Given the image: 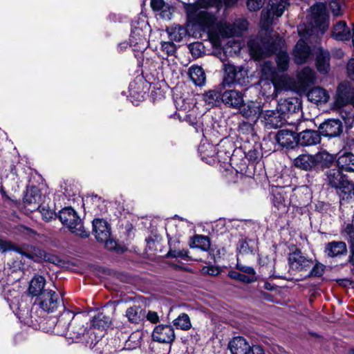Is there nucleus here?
Here are the masks:
<instances>
[{
    "instance_id": "423d86ee",
    "label": "nucleus",
    "mask_w": 354,
    "mask_h": 354,
    "mask_svg": "<svg viewBox=\"0 0 354 354\" xmlns=\"http://www.w3.org/2000/svg\"><path fill=\"white\" fill-rule=\"evenodd\" d=\"M296 106L286 101L279 105L277 110H268L265 111L263 118L266 126L268 129H277L281 127L286 121V112H294Z\"/></svg>"
},
{
    "instance_id": "1a4fd4ad",
    "label": "nucleus",
    "mask_w": 354,
    "mask_h": 354,
    "mask_svg": "<svg viewBox=\"0 0 354 354\" xmlns=\"http://www.w3.org/2000/svg\"><path fill=\"white\" fill-rule=\"evenodd\" d=\"M305 121H299L295 125V131L301 130L297 133V145L303 147L313 146L319 144L321 141V133L318 131L303 129Z\"/></svg>"
},
{
    "instance_id": "6ab92c4d",
    "label": "nucleus",
    "mask_w": 354,
    "mask_h": 354,
    "mask_svg": "<svg viewBox=\"0 0 354 354\" xmlns=\"http://www.w3.org/2000/svg\"><path fill=\"white\" fill-rule=\"evenodd\" d=\"M221 102L227 107L239 109L244 102L243 94L234 89L225 90L222 93Z\"/></svg>"
},
{
    "instance_id": "f3484780",
    "label": "nucleus",
    "mask_w": 354,
    "mask_h": 354,
    "mask_svg": "<svg viewBox=\"0 0 354 354\" xmlns=\"http://www.w3.org/2000/svg\"><path fill=\"white\" fill-rule=\"evenodd\" d=\"M321 135L324 137L334 138L339 136L343 130L342 123L337 119H330L322 123L319 127Z\"/></svg>"
},
{
    "instance_id": "6e6552de",
    "label": "nucleus",
    "mask_w": 354,
    "mask_h": 354,
    "mask_svg": "<svg viewBox=\"0 0 354 354\" xmlns=\"http://www.w3.org/2000/svg\"><path fill=\"white\" fill-rule=\"evenodd\" d=\"M186 12L188 19L201 27L204 31H210L216 22V18L214 15L203 10H198L194 5H187Z\"/></svg>"
},
{
    "instance_id": "13d9d810",
    "label": "nucleus",
    "mask_w": 354,
    "mask_h": 354,
    "mask_svg": "<svg viewBox=\"0 0 354 354\" xmlns=\"http://www.w3.org/2000/svg\"><path fill=\"white\" fill-rule=\"evenodd\" d=\"M325 271V266L319 262H317L310 271L308 274V277H322Z\"/></svg>"
},
{
    "instance_id": "680f3d73",
    "label": "nucleus",
    "mask_w": 354,
    "mask_h": 354,
    "mask_svg": "<svg viewBox=\"0 0 354 354\" xmlns=\"http://www.w3.org/2000/svg\"><path fill=\"white\" fill-rule=\"evenodd\" d=\"M236 250L241 254H248L252 252V250L250 249L248 243L244 239H240L239 241Z\"/></svg>"
},
{
    "instance_id": "7c9ffc66",
    "label": "nucleus",
    "mask_w": 354,
    "mask_h": 354,
    "mask_svg": "<svg viewBox=\"0 0 354 354\" xmlns=\"http://www.w3.org/2000/svg\"><path fill=\"white\" fill-rule=\"evenodd\" d=\"M220 85L218 88L209 90L203 95V99L208 109L218 106L221 102L222 90Z\"/></svg>"
},
{
    "instance_id": "7ed1b4c3",
    "label": "nucleus",
    "mask_w": 354,
    "mask_h": 354,
    "mask_svg": "<svg viewBox=\"0 0 354 354\" xmlns=\"http://www.w3.org/2000/svg\"><path fill=\"white\" fill-rule=\"evenodd\" d=\"M338 168L329 169L326 171V183L335 188L339 194H344L343 198H351L354 196V183L350 181L346 175Z\"/></svg>"
},
{
    "instance_id": "4d7b16f0",
    "label": "nucleus",
    "mask_w": 354,
    "mask_h": 354,
    "mask_svg": "<svg viewBox=\"0 0 354 354\" xmlns=\"http://www.w3.org/2000/svg\"><path fill=\"white\" fill-rule=\"evenodd\" d=\"M230 165L234 167L236 171L240 174H245L247 172L248 165L243 160L239 161L236 155L235 156V160H232Z\"/></svg>"
},
{
    "instance_id": "e2e57ef3",
    "label": "nucleus",
    "mask_w": 354,
    "mask_h": 354,
    "mask_svg": "<svg viewBox=\"0 0 354 354\" xmlns=\"http://www.w3.org/2000/svg\"><path fill=\"white\" fill-rule=\"evenodd\" d=\"M19 248L15 246L11 242L0 239V252H6L9 250H13L17 252Z\"/></svg>"
},
{
    "instance_id": "9b49d317",
    "label": "nucleus",
    "mask_w": 354,
    "mask_h": 354,
    "mask_svg": "<svg viewBox=\"0 0 354 354\" xmlns=\"http://www.w3.org/2000/svg\"><path fill=\"white\" fill-rule=\"evenodd\" d=\"M354 88L349 82L340 83L337 88L335 104L338 107H342L349 103L353 105Z\"/></svg>"
},
{
    "instance_id": "2f4dec72",
    "label": "nucleus",
    "mask_w": 354,
    "mask_h": 354,
    "mask_svg": "<svg viewBox=\"0 0 354 354\" xmlns=\"http://www.w3.org/2000/svg\"><path fill=\"white\" fill-rule=\"evenodd\" d=\"M198 151L203 161L209 164L215 161L216 146L206 141L201 142Z\"/></svg>"
},
{
    "instance_id": "a18cd8bd",
    "label": "nucleus",
    "mask_w": 354,
    "mask_h": 354,
    "mask_svg": "<svg viewBox=\"0 0 354 354\" xmlns=\"http://www.w3.org/2000/svg\"><path fill=\"white\" fill-rule=\"evenodd\" d=\"M189 76L197 86H203L205 82V73L201 66H192L189 68Z\"/></svg>"
},
{
    "instance_id": "a19ab883",
    "label": "nucleus",
    "mask_w": 354,
    "mask_h": 354,
    "mask_svg": "<svg viewBox=\"0 0 354 354\" xmlns=\"http://www.w3.org/2000/svg\"><path fill=\"white\" fill-rule=\"evenodd\" d=\"M167 32L171 41L179 42L187 35L188 32L183 26L173 25L167 28Z\"/></svg>"
},
{
    "instance_id": "412c9836",
    "label": "nucleus",
    "mask_w": 354,
    "mask_h": 354,
    "mask_svg": "<svg viewBox=\"0 0 354 354\" xmlns=\"http://www.w3.org/2000/svg\"><path fill=\"white\" fill-rule=\"evenodd\" d=\"M295 129H281L275 136V140L283 147L293 149L297 145Z\"/></svg>"
},
{
    "instance_id": "4468645a",
    "label": "nucleus",
    "mask_w": 354,
    "mask_h": 354,
    "mask_svg": "<svg viewBox=\"0 0 354 354\" xmlns=\"http://www.w3.org/2000/svg\"><path fill=\"white\" fill-rule=\"evenodd\" d=\"M129 43L134 51L142 52L147 49L148 41L142 28L132 26Z\"/></svg>"
},
{
    "instance_id": "c756f323",
    "label": "nucleus",
    "mask_w": 354,
    "mask_h": 354,
    "mask_svg": "<svg viewBox=\"0 0 354 354\" xmlns=\"http://www.w3.org/2000/svg\"><path fill=\"white\" fill-rule=\"evenodd\" d=\"M315 162L316 171L329 168L334 162V157L326 151H319L315 154Z\"/></svg>"
},
{
    "instance_id": "58836bf2",
    "label": "nucleus",
    "mask_w": 354,
    "mask_h": 354,
    "mask_svg": "<svg viewBox=\"0 0 354 354\" xmlns=\"http://www.w3.org/2000/svg\"><path fill=\"white\" fill-rule=\"evenodd\" d=\"M125 316L133 324H139L145 318V310L140 306H133L126 310Z\"/></svg>"
},
{
    "instance_id": "cd10ccee",
    "label": "nucleus",
    "mask_w": 354,
    "mask_h": 354,
    "mask_svg": "<svg viewBox=\"0 0 354 354\" xmlns=\"http://www.w3.org/2000/svg\"><path fill=\"white\" fill-rule=\"evenodd\" d=\"M324 252L328 257H340L347 253L346 244L344 241L328 242L325 245Z\"/></svg>"
},
{
    "instance_id": "338daca9",
    "label": "nucleus",
    "mask_w": 354,
    "mask_h": 354,
    "mask_svg": "<svg viewBox=\"0 0 354 354\" xmlns=\"http://www.w3.org/2000/svg\"><path fill=\"white\" fill-rule=\"evenodd\" d=\"M344 231L348 236L351 250H354V225L348 224Z\"/></svg>"
},
{
    "instance_id": "de8ad7c7",
    "label": "nucleus",
    "mask_w": 354,
    "mask_h": 354,
    "mask_svg": "<svg viewBox=\"0 0 354 354\" xmlns=\"http://www.w3.org/2000/svg\"><path fill=\"white\" fill-rule=\"evenodd\" d=\"M111 324L109 317L106 316L103 313H98L91 321V326L98 329H105L109 327Z\"/></svg>"
},
{
    "instance_id": "8fccbe9b",
    "label": "nucleus",
    "mask_w": 354,
    "mask_h": 354,
    "mask_svg": "<svg viewBox=\"0 0 354 354\" xmlns=\"http://www.w3.org/2000/svg\"><path fill=\"white\" fill-rule=\"evenodd\" d=\"M228 276L233 279H236L243 283H250L257 280V277L247 276L243 274H241L236 271H230Z\"/></svg>"
},
{
    "instance_id": "ddd939ff",
    "label": "nucleus",
    "mask_w": 354,
    "mask_h": 354,
    "mask_svg": "<svg viewBox=\"0 0 354 354\" xmlns=\"http://www.w3.org/2000/svg\"><path fill=\"white\" fill-rule=\"evenodd\" d=\"M270 201L274 207L277 210L281 211V213L286 212L288 210L290 201L288 194L283 187H275L272 188Z\"/></svg>"
},
{
    "instance_id": "9d476101",
    "label": "nucleus",
    "mask_w": 354,
    "mask_h": 354,
    "mask_svg": "<svg viewBox=\"0 0 354 354\" xmlns=\"http://www.w3.org/2000/svg\"><path fill=\"white\" fill-rule=\"evenodd\" d=\"M248 23L244 19H236L234 23L221 22L217 25V30L222 37L240 36L247 30Z\"/></svg>"
},
{
    "instance_id": "f704fd0d",
    "label": "nucleus",
    "mask_w": 354,
    "mask_h": 354,
    "mask_svg": "<svg viewBox=\"0 0 354 354\" xmlns=\"http://www.w3.org/2000/svg\"><path fill=\"white\" fill-rule=\"evenodd\" d=\"M351 32L345 21H339L333 27L332 37L336 40L346 41L351 38Z\"/></svg>"
},
{
    "instance_id": "3c124183",
    "label": "nucleus",
    "mask_w": 354,
    "mask_h": 354,
    "mask_svg": "<svg viewBox=\"0 0 354 354\" xmlns=\"http://www.w3.org/2000/svg\"><path fill=\"white\" fill-rule=\"evenodd\" d=\"M193 243L196 248H201L204 251L209 250L210 247V241L207 236L202 235H196L194 238Z\"/></svg>"
},
{
    "instance_id": "4be33fe9",
    "label": "nucleus",
    "mask_w": 354,
    "mask_h": 354,
    "mask_svg": "<svg viewBox=\"0 0 354 354\" xmlns=\"http://www.w3.org/2000/svg\"><path fill=\"white\" fill-rule=\"evenodd\" d=\"M239 109L241 114L244 118L251 119L254 122L259 118L263 111L261 103L254 101L243 103Z\"/></svg>"
},
{
    "instance_id": "774afa93",
    "label": "nucleus",
    "mask_w": 354,
    "mask_h": 354,
    "mask_svg": "<svg viewBox=\"0 0 354 354\" xmlns=\"http://www.w3.org/2000/svg\"><path fill=\"white\" fill-rule=\"evenodd\" d=\"M236 268L239 270H240L244 273H246L248 274L247 276L257 277L256 272L252 267L243 266V265L238 263L236 266Z\"/></svg>"
},
{
    "instance_id": "0e129e2a",
    "label": "nucleus",
    "mask_w": 354,
    "mask_h": 354,
    "mask_svg": "<svg viewBox=\"0 0 354 354\" xmlns=\"http://www.w3.org/2000/svg\"><path fill=\"white\" fill-rule=\"evenodd\" d=\"M167 257L174 258H181L183 259H187L188 257L187 250H171L170 249L167 253Z\"/></svg>"
},
{
    "instance_id": "ea45409f",
    "label": "nucleus",
    "mask_w": 354,
    "mask_h": 354,
    "mask_svg": "<svg viewBox=\"0 0 354 354\" xmlns=\"http://www.w3.org/2000/svg\"><path fill=\"white\" fill-rule=\"evenodd\" d=\"M223 62V69L224 71V76L223 82L221 84V86H231L234 84V80H236L235 75L236 71H238V66H235L230 63H225Z\"/></svg>"
},
{
    "instance_id": "603ef678",
    "label": "nucleus",
    "mask_w": 354,
    "mask_h": 354,
    "mask_svg": "<svg viewBox=\"0 0 354 354\" xmlns=\"http://www.w3.org/2000/svg\"><path fill=\"white\" fill-rule=\"evenodd\" d=\"M234 83L239 85L245 84L249 82L248 71L243 66H238V71H236Z\"/></svg>"
},
{
    "instance_id": "f257e3e1",
    "label": "nucleus",
    "mask_w": 354,
    "mask_h": 354,
    "mask_svg": "<svg viewBox=\"0 0 354 354\" xmlns=\"http://www.w3.org/2000/svg\"><path fill=\"white\" fill-rule=\"evenodd\" d=\"M284 41L277 37L273 38L269 35L264 37H257L251 39L248 43L251 55L260 59L263 57L276 53L277 68L280 71H286L289 67V56L286 51L282 50Z\"/></svg>"
},
{
    "instance_id": "5701e85b",
    "label": "nucleus",
    "mask_w": 354,
    "mask_h": 354,
    "mask_svg": "<svg viewBox=\"0 0 354 354\" xmlns=\"http://www.w3.org/2000/svg\"><path fill=\"white\" fill-rule=\"evenodd\" d=\"M262 73L271 79L270 80H266L263 82L262 90L266 91V88H268L269 89L272 88V91L268 92V95L277 97V88L274 82L275 69L272 66V64L269 62H265L262 66Z\"/></svg>"
},
{
    "instance_id": "052dcab7",
    "label": "nucleus",
    "mask_w": 354,
    "mask_h": 354,
    "mask_svg": "<svg viewBox=\"0 0 354 354\" xmlns=\"http://www.w3.org/2000/svg\"><path fill=\"white\" fill-rule=\"evenodd\" d=\"M238 131L242 134H253L254 127L251 123L242 121L239 124Z\"/></svg>"
},
{
    "instance_id": "bf43d9fd",
    "label": "nucleus",
    "mask_w": 354,
    "mask_h": 354,
    "mask_svg": "<svg viewBox=\"0 0 354 354\" xmlns=\"http://www.w3.org/2000/svg\"><path fill=\"white\" fill-rule=\"evenodd\" d=\"M161 50L166 56L172 55L176 50V46L172 41L161 42Z\"/></svg>"
},
{
    "instance_id": "aec40b11",
    "label": "nucleus",
    "mask_w": 354,
    "mask_h": 354,
    "mask_svg": "<svg viewBox=\"0 0 354 354\" xmlns=\"http://www.w3.org/2000/svg\"><path fill=\"white\" fill-rule=\"evenodd\" d=\"M152 338L156 342L171 344L175 339L174 328L169 325H158L152 333Z\"/></svg>"
},
{
    "instance_id": "c9c22d12",
    "label": "nucleus",
    "mask_w": 354,
    "mask_h": 354,
    "mask_svg": "<svg viewBox=\"0 0 354 354\" xmlns=\"http://www.w3.org/2000/svg\"><path fill=\"white\" fill-rule=\"evenodd\" d=\"M316 66L322 73H327L329 70V53L322 48L316 50Z\"/></svg>"
},
{
    "instance_id": "79ce46f5",
    "label": "nucleus",
    "mask_w": 354,
    "mask_h": 354,
    "mask_svg": "<svg viewBox=\"0 0 354 354\" xmlns=\"http://www.w3.org/2000/svg\"><path fill=\"white\" fill-rule=\"evenodd\" d=\"M17 252L34 261H40L43 259L45 251L39 248L30 247L25 250L19 248Z\"/></svg>"
},
{
    "instance_id": "39448f33",
    "label": "nucleus",
    "mask_w": 354,
    "mask_h": 354,
    "mask_svg": "<svg viewBox=\"0 0 354 354\" xmlns=\"http://www.w3.org/2000/svg\"><path fill=\"white\" fill-rule=\"evenodd\" d=\"M59 218L72 233L82 238L89 236V232L84 229L82 220L73 208H63L59 213Z\"/></svg>"
},
{
    "instance_id": "0eeeda50",
    "label": "nucleus",
    "mask_w": 354,
    "mask_h": 354,
    "mask_svg": "<svg viewBox=\"0 0 354 354\" xmlns=\"http://www.w3.org/2000/svg\"><path fill=\"white\" fill-rule=\"evenodd\" d=\"M290 5L288 0H274L268 3L270 9L263 10L261 15V27L268 30L273 23L274 17H281L285 9Z\"/></svg>"
},
{
    "instance_id": "dca6fc26",
    "label": "nucleus",
    "mask_w": 354,
    "mask_h": 354,
    "mask_svg": "<svg viewBox=\"0 0 354 354\" xmlns=\"http://www.w3.org/2000/svg\"><path fill=\"white\" fill-rule=\"evenodd\" d=\"M88 318L82 315H75L68 337L78 340L84 335L87 329Z\"/></svg>"
},
{
    "instance_id": "72a5a7b5",
    "label": "nucleus",
    "mask_w": 354,
    "mask_h": 354,
    "mask_svg": "<svg viewBox=\"0 0 354 354\" xmlns=\"http://www.w3.org/2000/svg\"><path fill=\"white\" fill-rule=\"evenodd\" d=\"M311 17L317 26L321 28L327 18L326 8L324 3H316L311 8Z\"/></svg>"
},
{
    "instance_id": "c03bdc74",
    "label": "nucleus",
    "mask_w": 354,
    "mask_h": 354,
    "mask_svg": "<svg viewBox=\"0 0 354 354\" xmlns=\"http://www.w3.org/2000/svg\"><path fill=\"white\" fill-rule=\"evenodd\" d=\"M151 6L154 11L160 12L162 18L167 19L171 18V12L169 6L165 3L164 0H151Z\"/></svg>"
},
{
    "instance_id": "69168bd1",
    "label": "nucleus",
    "mask_w": 354,
    "mask_h": 354,
    "mask_svg": "<svg viewBox=\"0 0 354 354\" xmlns=\"http://www.w3.org/2000/svg\"><path fill=\"white\" fill-rule=\"evenodd\" d=\"M264 2L265 0H248L247 6L250 10L256 11L263 6Z\"/></svg>"
},
{
    "instance_id": "5fc2aeb1",
    "label": "nucleus",
    "mask_w": 354,
    "mask_h": 354,
    "mask_svg": "<svg viewBox=\"0 0 354 354\" xmlns=\"http://www.w3.org/2000/svg\"><path fill=\"white\" fill-rule=\"evenodd\" d=\"M35 209L39 210L43 219L46 221H50L56 217L55 212L46 205H38V207H35Z\"/></svg>"
},
{
    "instance_id": "f03ea898",
    "label": "nucleus",
    "mask_w": 354,
    "mask_h": 354,
    "mask_svg": "<svg viewBox=\"0 0 354 354\" xmlns=\"http://www.w3.org/2000/svg\"><path fill=\"white\" fill-rule=\"evenodd\" d=\"M1 295L21 322L27 325H34L35 322H38V316L34 315L32 309L29 308L27 296L21 295L18 290H15L10 284L3 287Z\"/></svg>"
},
{
    "instance_id": "a878e982",
    "label": "nucleus",
    "mask_w": 354,
    "mask_h": 354,
    "mask_svg": "<svg viewBox=\"0 0 354 354\" xmlns=\"http://www.w3.org/2000/svg\"><path fill=\"white\" fill-rule=\"evenodd\" d=\"M293 165L295 167L306 171L316 170L315 156L309 153L299 155L293 160Z\"/></svg>"
},
{
    "instance_id": "e433bc0d",
    "label": "nucleus",
    "mask_w": 354,
    "mask_h": 354,
    "mask_svg": "<svg viewBox=\"0 0 354 354\" xmlns=\"http://www.w3.org/2000/svg\"><path fill=\"white\" fill-rule=\"evenodd\" d=\"M307 97L309 101L315 104H322L328 101L329 94L324 88L317 86L308 91Z\"/></svg>"
},
{
    "instance_id": "393cba45",
    "label": "nucleus",
    "mask_w": 354,
    "mask_h": 354,
    "mask_svg": "<svg viewBox=\"0 0 354 354\" xmlns=\"http://www.w3.org/2000/svg\"><path fill=\"white\" fill-rule=\"evenodd\" d=\"M293 54L295 63L302 64L310 58L311 50L304 40L299 39L295 47Z\"/></svg>"
},
{
    "instance_id": "b1692460",
    "label": "nucleus",
    "mask_w": 354,
    "mask_h": 354,
    "mask_svg": "<svg viewBox=\"0 0 354 354\" xmlns=\"http://www.w3.org/2000/svg\"><path fill=\"white\" fill-rule=\"evenodd\" d=\"M93 230L96 239L106 241L110 238L111 231L107 222L103 219L96 218L93 221Z\"/></svg>"
},
{
    "instance_id": "37998d69",
    "label": "nucleus",
    "mask_w": 354,
    "mask_h": 354,
    "mask_svg": "<svg viewBox=\"0 0 354 354\" xmlns=\"http://www.w3.org/2000/svg\"><path fill=\"white\" fill-rule=\"evenodd\" d=\"M297 77L302 86H309L315 82V73L312 68L305 67L299 73Z\"/></svg>"
},
{
    "instance_id": "f8f14e48",
    "label": "nucleus",
    "mask_w": 354,
    "mask_h": 354,
    "mask_svg": "<svg viewBox=\"0 0 354 354\" xmlns=\"http://www.w3.org/2000/svg\"><path fill=\"white\" fill-rule=\"evenodd\" d=\"M74 317L72 311L64 310L57 319L53 333L57 335L68 337Z\"/></svg>"
},
{
    "instance_id": "2eb2a0df",
    "label": "nucleus",
    "mask_w": 354,
    "mask_h": 354,
    "mask_svg": "<svg viewBox=\"0 0 354 354\" xmlns=\"http://www.w3.org/2000/svg\"><path fill=\"white\" fill-rule=\"evenodd\" d=\"M233 145L228 140H222L216 146L215 160L223 163H231L235 160V154H232Z\"/></svg>"
},
{
    "instance_id": "09e8293b",
    "label": "nucleus",
    "mask_w": 354,
    "mask_h": 354,
    "mask_svg": "<svg viewBox=\"0 0 354 354\" xmlns=\"http://www.w3.org/2000/svg\"><path fill=\"white\" fill-rule=\"evenodd\" d=\"M174 326L177 329L187 330L191 328L192 324L188 315L181 313L178 317L173 321Z\"/></svg>"
},
{
    "instance_id": "49530a36",
    "label": "nucleus",
    "mask_w": 354,
    "mask_h": 354,
    "mask_svg": "<svg viewBox=\"0 0 354 354\" xmlns=\"http://www.w3.org/2000/svg\"><path fill=\"white\" fill-rule=\"evenodd\" d=\"M262 156V149L259 143H255L250 149L245 152V158L252 162H259Z\"/></svg>"
},
{
    "instance_id": "864d4df0",
    "label": "nucleus",
    "mask_w": 354,
    "mask_h": 354,
    "mask_svg": "<svg viewBox=\"0 0 354 354\" xmlns=\"http://www.w3.org/2000/svg\"><path fill=\"white\" fill-rule=\"evenodd\" d=\"M329 6L333 15L339 16L342 14L345 4L344 0H330Z\"/></svg>"
},
{
    "instance_id": "20e7f679",
    "label": "nucleus",
    "mask_w": 354,
    "mask_h": 354,
    "mask_svg": "<svg viewBox=\"0 0 354 354\" xmlns=\"http://www.w3.org/2000/svg\"><path fill=\"white\" fill-rule=\"evenodd\" d=\"M62 304V300L59 295L54 290H46L41 296L36 299L34 305L31 309L34 315L38 316V322L39 323L40 317L42 313H53ZM35 322L33 326H35Z\"/></svg>"
},
{
    "instance_id": "c85d7f7f",
    "label": "nucleus",
    "mask_w": 354,
    "mask_h": 354,
    "mask_svg": "<svg viewBox=\"0 0 354 354\" xmlns=\"http://www.w3.org/2000/svg\"><path fill=\"white\" fill-rule=\"evenodd\" d=\"M142 336V331L139 330L133 332L127 339H126V335H124L121 333V335H118V338L124 341V347L122 350H133L138 348L140 345Z\"/></svg>"
},
{
    "instance_id": "a211bd4d",
    "label": "nucleus",
    "mask_w": 354,
    "mask_h": 354,
    "mask_svg": "<svg viewBox=\"0 0 354 354\" xmlns=\"http://www.w3.org/2000/svg\"><path fill=\"white\" fill-rule=\"evenodd\" d=\"M288 261L290 268L297 271H306L313 266L312 259L304 257L299 250L290 253Z\"/></svg>"
},
{
    "instance_id": "6e6d98bb",
    "label": "nucleus",
    "mask_w": 354,
    "mask_h": 354,
    "mask_svg": "<svg viewBox=\"0 0 354 354\" xmlns=\"http://www.w3.org/2000/svg\"><path fill=\"white\" fill-rule=\"evenodd\" d=\"M189 49L194 57H200L205 51V47L201 42H194L189 45Z\"/></svg>"
},
{
    "instance_id": "473e14b6",
    "label": "nucleus",
    "mask_w": 354,
    "mask_h": 354,
    "mask_svg": "<svg viewBox=\"0 0 354 354\" xmlns=\"http://www.w3.org/2000/svg\"><path fill=\"white\" fill-rule=\"evenodd\" d=\"M46 284V280L44 277L40 275L35 276L30 281L29 287H28V292L30 295L34 297H37V298L39 297L43 292L46 290H48V289H44V286Z\"/></svg>"
},
{
    "instance_id": "bb28decb",
    "label": "nucleus",
    "mask_w": 354,
    "mask_h": 354,
    "mask_svg": "<svg viewBox=\"0 0 354 354\" xmlns=\"http://www.w3.org/2000/svg\"><path fill=\"white\" fill-rule=\"evenodd\" d=\"M231 354H249L252 351V348L242 337H234L228 344Z\"/></svg>"
},
{
    "instance_id": "4c0bfd02",
    "label": "nucleus",
    "mask_w": 354,
    "mask_h": 354,
    "mask_svg": "<svg viewBox=\"0 0 354 354\" xmlns=\"http://www.w3.org/2000/svg\"><path fill=\"white\" fill-rule=\"evenodd\" d=\"M337 164L342 170L348 172L354 171V154L350 152L339 153Z\"/></svg>"
}]
</instances>
